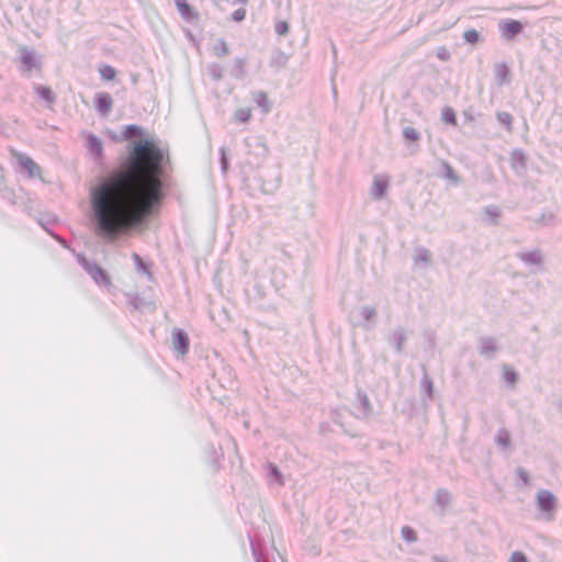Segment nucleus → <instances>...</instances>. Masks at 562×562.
<instances>
[{
	"mask_svg": "<svg viewBox=\"0 0 562 562\" xmlns=\"http://www.w3.org/2000/svg\"><path fill=\"white\" fill-rule=\"evenodd\" d=\"M144 135L138 125L125 126L123 138L132 140L127 157L90 190L92 231L106 243L143 228L164 198V167L169 157Z\"/></svg>",
	"mask_w": 562,
	"mask_h": 562,
	"instance_id": "obj_1",
	"label": "nucleus"
},
{
	"mask_svg": "<svg viewBox=\"0 0 562 562\" xmlns=\"http://www.w3.org/2000/svg\"><path fill=\"white\" fill-rule=\"evenodd\" d=\"M536 504L547 521L553 520L558 505V499L553 493L548 490H540L536 495Z\"/></svg>",
	"mask_w": 562,
	"mask_h": 562,
	"instance_id": "obj_2",
	"label": "nucleus"
},
{
	"mask_svg": "<svg viewBox=\"0 0 562 562\" xmlns=\"http://www.w3.org/2000/svg\"><path fill=\"white\" fill-rule=\"evenodd\" d=\"M82 268L99 285H111V279L108 272L97 262L82 259Z\"/></svg>",
	"mask_w": 562,
	"mask_h": 562,
	"instance_id": "obj_3",
	"label": "nucleus"
},
{
	"mask_svg": "<svg viewBox=\"0 0 562 562\" xmlns=\"http://www.w3.org/2000/svg\"><path fill=\"white\" fill-rule=\"evenodd\" d=\"M20 54V70L22 72H31L32 69H37L41 67V60L35 50L29 49L27 47H21Z\"/></svg>",
	"mask_w": 562,
	"mask_h": 562,
	"instance_id": "obj_4",
	"label": "nucleus"
},
{
	"mask_svg": "<svg viewBox=\"0 0 562 562\" xmlns=\"http://www.w3.org/2000/svg\"><path fill=\"white\" fill-rule=\"evenodd\" d=\"M11 153L18 160L19 165L27 171L31 178L41 176V167L31 157L14 149H12Z\"/></svg>",
	"mask_w": 562,
	"mask_h": 562,
	"instance_id": "obj_5",
	"label": "nucleus"
},
{
	"mask_svg": "<svg viewBox=\"0 0 562 562\" xmlns=\"http://www.w3.org/2000/svg\"><path fill=\"white\" fill-rule=\"evenodd\" d=\"M172 346L175 351L181 357L189 352L190 339L183 329L175 328L172 330Z\"/></svg>",
	"mask_w": 562,
	"mask_h": 562,
	"instance_id": "obj_6",
	"label": "nucleus"
},
{
	"mask_svg": "<svg viewBox=\"0 0 562 562\" xmlns=\"http://www.w3.org/2000/svg\"><path fill=\"white\" fill-rule=\"evenodd\" d=\"M248 153L255 155L257 158H265L268 155V146L262 136H251L245 139Z\"/></svg>",
	"mask_w": 562,
	"mask_h": 562,
	"instance_id": "obj_7",
	"label": "nucleus"
},
{
	"mask_svg": "<svg viewBox=\"0 0 562 562\" xmlns=\"http://www.w3.org/2000/svg\"><path fill=\"white\" fill-rule=\"evenodd\" d=\"M499 350L497 339L494 337H480L479 339V351L480 355L487 358L494 359L496 352Z\"/></svg>",
	"mask_w": 562,
	"mask_h": 562,
	"instance_id": "obj_8",
	"label": "nucleus"
},
{
	"mask_svg": "<svg viewBox=\"0 0 562 562\" xmlns=\"http://www.w3.org/2000/svg\"><path fill=\"white\" fill-rule=\"evenodd\" d=\"M499 29L502 36L505 40L510 41L522 32L524 25L517 20H507L499 24Z\"/></svg>",
	"mask_w": 562,
	"mask_h": 562,
	"instance_id": "obj_9",
	"label": "nucleus"
},
{
	"mask_svg": "<svg viewBox=\"0 0 562 562\" xmlns=\"http://www.w3.org/2000/svg\"><path fill=\"white\" fill-rule=\"evenodd\" d=\"M94 105L102 116H108L113 106V99L108 92H98L94 97Z\"/></svg>",
	"mask_w": 562,
	"mask_h": 562,
	"instance_id": "obj_10",
	"label": "nucleus"
},
{
	"mask_svg": "<svg viewBox=\"0 0 562 562\" xmlns=\"http://www.w3.org/2000/svg\"><path fill=\"white\" fill-rule=\"evenodd\" d=\"M406 340V331L402 326L396 327L387 336L389 344L394 346L397 353H402L404 351V344Z\"/></svg>",
	"mask_w": 562,
	"mask_h": 562,
	"instance_id": "obj_11",
	"label": "nucleus"
},
{
	"mask_svg": "<svg viewBox=\"0 0 562 562\" xmlns=\"http://www.w3.org/2000/svg\"><path fill=\"white\" fill-rule=\"evenodd\" d=\"M389 179L384 176H375L371 188V195L374 200H381L387 191Z\"/></svg>",
	"mask_w": 562,
	"mask_h": 562,
	"instance_id": "obj_12",
	"label": "nucleus"
},
{
	"mask_svg": "<svg viewBox=\"0 0 562 562\" xmlns=\"http://www.w3.org/2000/svg\"><path fill=\"white\" fill-rule=\"evenodd\" d=\"M516 256L528 266H541L543 263V255L540 249L520 251Z\"/></svg>",
	"mask_w": 562,
	"mask_h": 562,
	"instance_id": "obj_13",
	"label": "nucleus"
},
{
	"mask_svg": "<svg viewBox=\"0 0 562 562\" xmlns=\"http://www.w3.org/2000/svg\"><path fill=\"white\" fill-rule=\"evenodd\" d=\"M176 7L186 21L196 20L198 12L187 2V0H175Z\"/></svg>",
	"mask_w": 562,
	"mask_h": 562,
	"instance_id": "obj_14",
	"label": "nucleus"
},
{
	"mask_svg": "<svg viewBox=\"0 0 562 562\" xmlns=\"http://www.w3.org/2000/svg\"><path fill=\"white\" fill-rule=\"evenodd\" d=\"M494 71H495L496 81L499 86H502L504 83H508L510 81V78H509L510 71L506 64H504V63L496 64Z\"/></svg>",
	"mask_w": 562,
	"mask_h": 562,
	"instance_id": "obj_15",
	"label": "nucleus"
},
{
	"mask_svg": "<svg viewBox=\"0 0 562 562\" xmlns=\"http://www.w3.org/2000/svg\"><path fill=\"white\" fill-rule=\"evenodd\" d=\"M495 443L504 450L510 449L512 448L510 432L505 428H501L495 436Z\"/></svg>",
	"mask_w": 562,
	"mask_h": 562,
	"instance_id": "obj_16",
	"label": "nucleus"
},
{
	"mask_svg": "<svg viewBox=\"0 0 562 562\" xmlns=\"http://www.w3.org/2000/svg\"><path fill=\"white\" fill-rule=\"evenodd\" d=\"M87 147L94 156L100 157L102 155V142L98 136L90 134L87 138Z\"/></svg>",
	"mask_w": 562,
	"mask_h": 562,
	"instance_id": "obj_17",
	"label": "nucleus"
},
{
	"mask_svg": "<svg viewBox=\"0 0 562 562\" xmlns=\"http://www.w3.org/2000/svg\"><path fill=\"white\" fill-rule=\"evenodd\" d=\"M247 60L243 57H237L234 59V67L232 69V76L236 79H244L246 77V67Z\"/></svg>",
	"mask_w": 562,
	"mask_h": 562,
	"instance_id": "obj_18",
	"label": "nucleus"
},
{
	"mask_svg": "<svg viewBox=\"0 0 562 562\" xmlns=\"http://www.w3.org/2000/svg\"><path fill=\"white\" fill-rule=\"evenodd\" d=\"M510 164L514 169H526V155L520 149H515L510 156Z\"/></svg>",
	"mask_w": 562,
	"mask_h": 562,
	"instance_id": "obj_19",
	"label": "nucleus"
},
{
	"mask_svg": "<svg viewBox=\"0 0 562 562\" xmlns=\"http://www.w3.org/2000/svg\"><path fill=\"white\" fill-rule=\"evenodd\" d=\"M431 260V254L428 249L424 247H418L415 250L414 261L415 265L425 263L428 265Z\"/></svg>",
	"mask_w": 562,
	"mask_h": 562,
	"instance_id": "obj_20",
	"label": "nucleus"
},
{
	"mask_svg": "<svg viewBox=\"0 0 562 562\" xmlns=\"http://www.w3.org/2000/svg\"><path fill=\"white\" fill-rule=\"evenodd\" d=\"M212 52L216 57H225V56L229 55V53H231L227 43L223 38H218L216 41V43L214 44V46L212 48Z\"/></svg>",
	"mask_w": 562,
	"mask_h": 562,
	"instance_id": "obj_21",
	"label": "nucleus"
},
{
	"mask_svg": "<svg viewBox=\"0 0 562 562\" xmlns=\"http://www.w3.org/2000/svg\"><path fill=\"white\" fill-rule=\"evenodd\" d=\"M206 71H207L209 76L215 81H220L224 77V68L220 64H216V63H212V64L207 65Z\"/></svg>",
	"mask_w": 562,
	"mask_h": 562,
	"instance_id": "obj_22",
	"label": "nucleus"
},
{
	"mask_svg": "<svg viewBox=\"0 0 562 562\" xmlns=\"http://www.w3.org/2000/svg\"><path fill=\"white\" fill-rule=\"evenodd\" d=\"M35 90H36L37 94L46 102H48V103L55 102L56 97L49 87L36 86Z\"/></svg>",
	"mask_w": 562,
	"mask_h": 562,
	"instance_id": "obj_23",
	"label": "nucleus"
},
{
	"mask_svg": "<svg viewBox=\"0 0 562 562\" xmlns=\"http://www.w3.org/2000/svg\"><path fill=\"white\" fill-rule=\"evenodd\" d=\"M496 119L498 123L504 125L508 132L513 131V116L510 113L499 111L496 113Z\"/></svg>",
	"mask_w": 562,
	"mask_h": 562,
	"instance_id": "obj_24",
	"label": "nucleus"
},
{
	"mask_svg": "<svg viewBox=\"0 0 562 562\" xmlns=\"http://www.w3.org/2000/svg\"><path fill=\"white\" fill-rule=\"evenodd\" d=\"M450 501H451V496H450V493L443 488H439L436 493V503L445 508L446 506H448L450 504Z\"/></svg>",
	"mask_w": 562,
	"mask_h": 562,
	"instance_id": "obj_25",
	"label": "nucleus"
},
{
	"mask_svg": "<svg viewBox=\"0 0 562 562\" xmlns=\"http://www.w3.org/2000/svg\"><path fill=\"white\" fill-rule=\"evenodd\" d=\"M403 137L407 140L417 142L420 138V134L416 128L412 126H406L403 130Z\"/></svg>",
	"mask_w": 562,
	"mask_h": 562,
	"instance_id": "obj_26",
	"label": "nucleus"
},
{
	"mask_svg": "<svg viewBox=\"0 0 562 562\" xmlns=\"http://www.w3.org/2000/svg\"><path fill=\"white\" fill-rule=\"evenodd\" d=\"M360 314L366 321L372 322L376 317V310L373 306L366 305L362 306Z\"/></svg>",
	"mask_w": 562,
	"mask_h": 562,
	"instance_id": "obj_27",
	"label": "nucleus"
},
{
	"mask_svg": "<svg viewBox=\"0 0 562 562\" xmlns=\"http://www.w3.org/2000/svg\"><path fill=\"white\" fill-rule=\"evenodd\" d=\"M442 120L449 124L456 125L457 124V116L456 112L452 108L446 106L442 110Z\"/></svg>",
	"mask_w": 562,
	"mask_h": 562,
	"instance_id": "obj_28",
	"label": "nucleus"
},
{
	"mask_svg": "<svg viewBox=\"0 0 562 562\" xmlns=\"http://www.w3.org/2000/svg\"><path fill=\"white\" fill-rule=\"evenodd\" d=\"M504 369V379L509 384H515L518 380V374L516 371H514L512 368H509L507 364L503 367Z\"/></svg>",
	"mask_w": 562,
	"mask_h": 562,
	"instance_id": "obj_29",
	"label": "nucleus"
},
{
	"mask_svg": "<svg viewBox=\"0 0 562 562\" xmlns=\"http://www.w3.org/2000/svg\"><path fill=\"white\" fill-rule=\"evenodd\" d=\"M463 38L467 43H470V44H476L479 41H480V34L476 30L474 29H471V30H467L464 33H463Z\"/></svg>",
	"mask_w": 562,
	"mask_h": 562,
	"instance_id": "obj_30",
	"label": "nucleus"
},
{
	"mask_svg": "<svg viewBox=\"0 0 562 562\" xmlns=\"http://www.w3.org/2000/svg\"><path fill=\"white\" fill-rule=\"evenodd\" d=\"M234 116L238 122L246 123L247 121H249L251 112L249 109L241 108L236 110Z\"/></svg>",
	"mask_w": 562,
	"mask_h": 562,
	"instance_id": "obj_31",
	"label": "nucleus"
},
{
	"mask_svg": "<svg viewBox=\"0 0 562 562\" xmlns=\"http://www.w3.org/2000/svg\"><path fill=\"white\" fill-rule=\"evenodd\" d=\"M402 537L407 541V542H414L417 540V533L416 531L408 527V526H404L402 528Z\"/></svg>",
	"mask_w": 562,
	"mask_h": 562,
	"instance_id": "obj_32",
	"label": "nucleus"
},
{
	"mask_svg": "<svg viewBox=\"0 0 562 562\" xmlns=\"http://www.w3.org/2000/svg\"><path fill=\"white\" fill-rule=\"evenodd\" d=\"M100 75L105 80H113L116 71L112 66L105 65L100 69Z\"/></svg>",
	"mask_w": 562,
	"mask_h": 562,
	"instance_id": "obj_33",
	"label": "nucleus"
},
{
	"mask_svg": "<svg viewBox=\"0 0 562 562\" xmlns=\"http://www.w3.org/2000/svg\"><path fill=\"white\" fill-rule=\"evenodd\" d=\"M132 258H133V260H134V262H135V266H136V269H137L138 271L144 272V273H148L147 266H146V263L143 261L142 257H140L138 254L134 252V254L132 255Z\"/></svg>",
	"mask_w": 562,
	"mask_h": 562,
	"instance_id": "obj_34",
	"label": "nucleus"
},
{
	"mask_svg": "<svg viewBox=\"0 0 562 562\" xmlns=\"http://www.w3.org/2000/svg\"><path fill=\"white\" fill-rule=\"evenodd\" d=\"M269 468V474L280 484L282 485L283 484V477H282V474L281 472L279 471V469L272 464V463H269L268 465Z\"/></svg>",
	"mask_w": 562,
	"mask_h": 562,
	"instance_id": "obj_35",
	"label": "nucleus"
},
{
	"mask_svg": "<svg viewBox=\"0 0 562 562\" xmlns=\"http://www.w3.org/2000/svg\"><path fill=\"white\" fill-rule=\"evenodd\" d=\"M274 30L277 34L284 36L289 32V24L285 21H279L276 23Z\"/></svg>",
	"mask_w": 562,
	"mask_h": 562,
	"instance_id": "obj_36",
	"label": "nucleus"
},
{
	"mask_svg": "<svg viewBox=\"0 0 562 562\" xmlns=\"http://www.w3.org/2000/svg\"><path fill=\"white\" fill-rule=\"evenodd\" d=\"M509 562H528V560L522 552L515 551L514 553H512Z\"/></svg>",
	"mask_w": 562,
	"mask_h": 562,
	"instance_id": "obj_37",
	"label": "nucleus"
},
{
	"mask_svg": "<svg viewBox=\"0 0 562 562\" xmlns=\"http://www.w3.org/2000/svg\"><path fill=\"white\" fill-rule=\"evenodd\" d=\"M445 170H446L447 178L451 179L454 182H458V176H457L456 171L453 170V168L449 164L445 165Z\"/></svg>",
	"mask_w": 562,
	"mask_h": 562,
	"instance_id": "obj_38",
	"label": "nucleus"
},
{
	"mask_svg": "<svg viewBox=\"0 0 562 562\" xmlns=\"http://www.w3.org/2000/svg\"><path fill=\"white\" fill-rule=\"evenodd\" d=\"M246 16V10L245 9H237L236 11L233 12L232 14V19L235 21V22H240L245 19Z\"/></svg>",
	"mask_w": 562,
	"mask_h": 562,
	"instance_id": "obj_39",
	"label": "nucleus"
},
{
	"mask_svg": "<svg viewBox=\"0 0 562 562\" xmlns=\"http://www.w3.org/2000/svg\"><path fill=\"white\" fill-rule=\"evenodd\" d=\"M422 383L426 387L428 396L431 397L432 396V389H434L431 380L427 375H425L423 381H422Z\"/></svg>",
	"mask_w": 562,
	"mask_h": 562,
	"instance_id": "obj_40",
	"label": "nucleus"
},
{
	"mask_svg": "<svg viewBox=\"0 0 562 562\" xmlns=\"http://www.w3.org/2000/svg\"><path fill=\"white\" fill-rule=\"evenodd\" d=\"M485 213L491 217H498L501 214L499 209L494 205L486 206Z\"/></svg>",
	"mask_w": 562,
	"mask_h": 562,
	"instance_id": "obj_41",
	"label": "nucleus"
},
{
	"mask_svg": "<svg viewBox=\"0 0 562 562\" xmlns=\"http://www.w3.org/2000/svg\"><path fill=\"white\" fill-rule=\"evenodd\" d=\"M517 475L521 479L522 483L527 485L529 483V474L524 468L517 469Z\"/></svg>",
	"mask_w": 562,
	"mask_h": 562,
	"instance_id": "obj_42",
	"label": "nucleus"
},
{
	"mask_svg": "<svg viewBox=\"0 0 562 562\" xmlns=\"http://www.w3.org/2000/svg\"><path fill=\"white\" fill-rule=\"evenodd\" d=\"M257 102L259 105H263L268 102V97L265 92H259L258 93V99H257Z\"/></svg>",
	"mask_w": 562,
	"mask_h": 562,
	"instance_id": "obj_43",
	"label": "nucleus"
},
{
	"mask_svg": "<svg viewBox=\"0 0 562 562\" xmlns=\"http://www.w3.org/2000/svg\"><path fill=\"white\" fill-rule=\"evenodd\" d=\"M221 165H222L223 171H226L228 169V161H227V158L225 156L224 149H222Z\"/></svg>",
	"mask_w": 562,
	"mask_h": 562,
	"instance_id": "obj_44",
	"label": "nucleus"
},
{
	"mask_svg": "<svg viewBox=\"0 0 562 562\" xmlns=\"http://www.w3.org/2000/svg\"><path fill=\"white\" fill-rule=\"evenodd\" d=\"M361 403H362V406H363L366 409L371 408L370 401H369V398H368V396H367V395H363V396H362Z\"/></svg>",
	"mask_w": 562,
	"mask_h": 562,
	"instance_id": "obj_45",
	"label": "nucleus"
},
{
	"mask_svg": "<svg viewBox=\"0 0 562 562\" xmlns=\"http://www.w3.org/2000/svg\"><path fill=\"white\" fill-rule=\"evenodd\" d=\"M427 340L431 347L435 346V333L430 331L427 334Z\"/></svg>",
	"mask_w": 562,
	"mask_h": 562,
	"instance_id": "obj_46",
	"label": "nucleus"
},
{
	"mask_svg": "<svg viewBox=\"0 0 562 562\" xmlns=\"http://www.w3.org/2000/svg\"><path fill=\"white\" fill-rule=\"evenodd\" d=\"M431 560H432L434 562H447L443 558L438 557V555H434V557L431 558Z\"/></svg>",
	"mask_w": 562,
	"mask_h": 562,
	"instance_id": "obj_47",
	"label": "nucleus"
},
{
	"mask_svg": "<svg viewBox=\"0 0 562 562\" xmlns=\"http://www.w3.org/2000/svg\"><path fill=\"white\" fill-rule=\"evenodd\" d=\"M537 222L540 224H544V215H541V217Z\"/></svg>",
	"mask_w": 562,
	"mask_h": 562,
	"instance_id": "obj_48",
	"label": "nucleus"
},
{
	"mask_svg": "<svg viewBox=\"0 0 562 562\" xmlns=\"http://www.w3.org/2000/svg\"><path fill=\"white\" fill-rule=\"evenodd\" d=\"M235 2L246 4L248 2V0H235Z\"/></svg>",
	"mask_w": 562,
	"mask_h": 562,
	"instance_id": "obj_49",
	"label": "nucleus"
}]
</instances>
